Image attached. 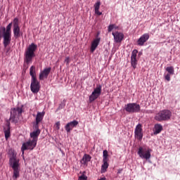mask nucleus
<instances>
[{"mask_svg":"<svg viewBox=\"0 0 180 180\" xmlns=\"http://www.w3.org/2000/svg\"><path fill=\"white\" fill-rule=\"evenodd\" d=\"M102 94V86L101 84H97L96 87L94 89L93 92L89 96V102L92 103L96 101Z\"/></svg>","mask_w":180,"mask_h":180,"instance_id":"nucleus-6","label":"nucleus"},{"mask_svg":"<svg viewBox=\"0 0 180 180\" xmlns=\"http://www.w3.org/2000/svg\"><path fill=\"white\" fill-rule=\"evenodd\" d=\"M171 75H172L169 73H167V75H165V79H166V81H168V82L171 81Z\"/></svg>","mask_w":180,"mask_h":180,"instance_id":"nucleus-32","label":"nucleus"},{"mask_svg":"<svg viewBox=\"0 0 180 180\" xmlns=\"http://www.w3.org/2000/svg\"><path fill=\"white\" fill-rule=\"evenodd\" d=\"M103 164L101 166V174H104L109 168V163H108V160H103Z\"/></svg>","mask_w":180,"mask_h":180,"instance_id":"nucleus-26","label":"nucleus"},{"mask_svg":"<svg viewBox=\"0 0 180 180\" xmlns=\"http://www.w3.org/2000/svg\"><path fill=\"white\" fill-rule=\"evenodd\" d=\"M46 112L44 111L37 112L35 118L34 129H37L39 127V124L43 121Z\"/></svg>","mask_w":180,"mask_h":180,"instance_id":"nucleus-11","label":"nucleus"},{"mask_svg":"<svg viewBox=\"0 0 180 180\" xmlns=\"http://www.w3.org/2000/svg\"><path fill=\"white\" fill-rule=\"evenodd\" d=\"M30 89L32 94H37L40 91V82L37 79H31Z\"/></svg>","mask_w":180,"mask_h":180,"instance_id":"nucleus-10","label":"nucleus"},{"mask_svg":"<svg viewBox=\"0 0 180 180\" xmlns=\"http://www.w3.org/2000/svg\"><path fill=\"white\" fill-rule=\"evenodd\" d=\"M139 51L137 49H134L132 51L131 56V67L135 70L137 68V53Z\"/></svg>","mask_w":180,"mask_h":180,"instance_id":"nucleus-12","label":"nucleus"},{"mask_svg":"<svg viewBox=\"0 0 180 180\" xmlns=\"http://www.w3.org/2000/svg\"><path fill=\"white\" fill-rule=\"evenodd\" d=\"M60 109H63V105H60Z\"/></svg>","mask_w":180,"mask_h":180,"instance_id":"nucleus-40","label":"nucleus"},{"mask_svg":"<svg viewBox=\"0 0 180 180\" xmlns=\"http://www.w3.org/2000/svg\"><path fill=\"white\" fill-rule=\"evenodd\" d=\"M135 137L138 140H143V133L142 132H135Z\"/></svg>","mask_w":180,"mask_h":180,"instance_id":"nucleus-28","label":"nucleus"},{"mask_svg":"<svg viewBox=\"0 0 180 180\" xmlns=\"http://www.w3.org/2000/svg\"><path fill=\"white\" fill-rule=\"evenodd\" d=\"M114 41L115 43H122L123 41V39H124V34L120 32H115L112 33Z\"/></svg>","mask_w":180,"mask_h":180,"instance_id":"nucleus-13","label":"nucleus"},{"mask_svg":"<svg viewBox=\"0 0 180 180\" xmlns=\"http://www.w3.org/2000/svg\"><path fill=\"white\" fill-rule=\"evenodd\" d=\"M113 29H115V24H111L108 27V32L110 33V32H112Z\"/></svg>","mask_w":180,"mask_h":180,"instance_id":"nucleus-31","label":"nucleus"},{"mask_svg":"<svg viewBox=\"0 0 180 180\" xmlns=\"http://www.w3.org/2000/svg\"><path fill=\"white\" fill-rule=\"evenodd\" d=\"M65 63H66V65H70V57L65 58Z\"/></svg>","mask_w":180,"mask_h":180,"instance_id":"nucleus-34","label":"nucleus"},{"mask_svg":"<svg viewBox=\"0 0 180 180\" xmlns=\"http://www.w3.org/2000/svg\"><path fill=\"white\" fill-rule=\"evenodd\" d=\"M143 131V129H141V124H139L135 129V133H141Z\"/></svg>","mask_w":180,"mask_h":180,"instance_id":"nucleus-29","label":"nucleus"},{"mask_svg":"<svg viewBox=\"0 0 180 180\" xmlns=\"http://www.w3.org/2000/svg\"><path fill=\"white\" fill-rule=\"evenodd\" d=\"M109 156V155L108 154V150H105L103 152V160H105V161H108V157Z\"/></svg>","mask_w":180,"mask_h":180,"instance_id":"nucleus-30","label":"nucleus"},{"mask_svg":"<svg viewBox=\"0 0 180 180\" xmlns=\"http://www.w3.org/2000/svg\"><path fill=\"white\" fill-rule=\"evenodd\" d=\"M114 29H119V27H117V26H116V25H115Z\"/></svg>","mask_w":180,"mask_h":180,"instance_id":"nucleus-39","label":"nucleus"},{"mask_svg":"<svg viewBox=\"0 0 180 180\" xmlns=\"http://www.w3.org/2000/svg\"><path fill=\"white\" fill-rule=\"evenodd\" d=\"M171 116H172V112L169 110H163L156 114L155 120L158 122H166L171 119Z\"/></svg>","mask_w":180,"mask_h":180,"instance_id":"nucleus-3","label":"nucleus"},{"mask_svg":"<svg viewBox=\"0 0 180 180\" xmlns=\"http://www.w3.org/2000/svg\"><path fill=\"white\" fill-rule=\"evenodd\" d=\"M137 154L142 159L150 160V158H151V149H146L140 146Z\"/></svg>","mask_w":180,"mask_h":180,"instance_id":"nucleus-8","label":"nucleus"},{"mask_svg":"<svg viewBox=\"0 0 180 180\" xmlns=\"http://www.w3.org/2000/svg\"><path fill=\"white\" fill-rule=\"evenodd\" d=\"M91 160H92V157L90 155L84 154L83 155V158L80 160V162L81 164H82V165H87L88 163L91 161Z\"/></svg>","mask_w":180,"mask_h":180,"instance_id":"nucleus-19","label":"nucleus"},{"mask_svg":"<svg viewBox=\"0 0 180 180\" xmlns=\"http://www.w3.org/2000/svg\"><path fill=\"white\" fill-rule=\"evenodd\" d=\"M50 72H51V68H46L43 71H41L39 74L40 81H43L44 78H48Z\"/></svg>","mask_w":180,"mask_h":180,"instance_id":"nucleus-16","label":"nucleus"},{"mask_svg":"<svg viewBox=\"0 0 180 180\" xmlns=\"http://www.w3.org/2000/svg\"><path fill=\"white\" fill-rule=\"evenodd\" d=\"M154 129H155L154 134H160V133L162 131V125H161V124H155Z\"/></svg>","mask_w":180,"mask_h":180,"instance_id":"nucleus-25","label":"nucleus"},{"mask_svg":"<svg viewBox=\"0 0 180 180\" xmlns=\"http://www.w3.org/2000/svg\"><path fill=\"white\" fill-rule=\"evenodd\" d=\"M13 32L15 39H19L20 35L22 34V32H20V27H19V19L18 18H14L13 20Z\"/></svg>","mask_w":180,"mask_h":180,"instance_id":"nucleus-9","label":"nucleus"},{"mask_svg":"<svg viewBox=\"0 0 180 180\" xmlns=\"http://www.w3.org/2000/svg\"><path fill=\"white\" fill-rule=\"evenodd\" d=\"M122 172H123V169H119L117 171V174H122Z\"/></svg>","mask_w":180,"mask_h":180,"instance_id":"nucleus-36","label":"nucleus"},{"mask_svg":"<svg viewBox=\"0 0 180 180\" xmlns=\"http://www.w3.org/2000/svg\"><path fill=\"white\" fill-rule=\"evenodd\" d=\"M60 122H58L56 123V127L57 130H60Z\"/></svg>","mask_w":180,"mask_h":180,"instance_id":"nucleus-35","label":"nucleus"},{"mask_svg":"<svg viewBox=\"0 0 180 180\" xmlns=\"http://www.w3.org/2000/svg\"><path fill=\"white\" fill-rule=\"evenodd\" d=\"M37 50V45L31 44L26 49L24 54V61L26 64H30L34 57V51Z\"/></svg>","mask_w":180,"mask_h":180,"instance_id":"nucleus-2","label":"nucleus"},{"mask_svg":"<svg viewBox=\"0 0 180 180\" xmlns=\"http://www.w3.org/2000/svg\"><path fill=\"white\" fill-rule=\"evenodd\" d=\"M9 164L13 169V179L16 180L20 176V167L19 165V159L16 158V155H13L9 159Z\"/></svg>","mask_w":180,"mask_h":180,"instance_id":"nucleus-1","label":"nucleus"},{"mask_svg":"<svg viewBox=\"0 0 180 180\" xmlns=\"http://www.w3.org/2000/svg\"><path fill=\"white\" fill-rule=\"evenodd\" d=\"M22 108H11V117L9 120H11V123H16L18 122V119L22 116Z\"/></svg>","mask_w":180,"mask_h":180,"instance_id":"nucleus-4","label":"nucleus"},{"mask_svg":"<svg viewBox=\"0 0 180 180\" xmlns=\"http://www.w3.org/2000/svg\"><path fill=\"white\" fill-rule=\"evenodd\" d=\"M30 75L31 76V79H37L36 76V66H31L30 68Z\"/></svg>","mask_w":180,"mask_h":180,"instance_id":"nucleus-22","label":"nucleus"},{"mask_svg":"<svg viewBox=\"0 0 180 180\" xmlns=\"http://www.w3.org/2000/svg\"><path fill=\"white\" fill-rule=\"evenodd\" d=\"M98 180H106V177H102V178H101V179H98Z\"/></svg>","mask_w":180,"mask_h":180,"instance_id":"nucleus-38","label":"nucleus"},{"mask_svg":"<svg viewBox=\"0 0 180 180\" xmlns=\"http://www.w3.org/2000/svg\"><path fill=\"white\" fill-rule=\"evenodd\" d=\"M41 131L39 129V127L35 128V131L30 133V137L32 139V141H36L37 143V140L39 139V136H40Z\"/></svg>","mask_w":180,"mask_h":180,"instance_id":"nucleus-18","label":"nucleus"},{"mask_svg":"<svg viewBox=\"0 0 180 180\" xmlns=\"http://www.w3.org/2000/svg\"><path fill=\"white\" fill-rule=\"evenodd\" d=\"M150 39L148 33L143 34L137 41L138 46H144V43Z\"/></svg>","mask_w":180,"mask_h":180,"instance_id":"nucleus-17","label":"nucleus"},{"mask_svg":"<svg viewBox=\"0 0 180 180\" xmlns=\"http://www.w3.org/2000/svg\"><path fill=\"white\" fill-rule=\"evenodd\" d=\"M77 124H79V122L77 120H73L68 122L65 126V130H66L67 133H71V130H72L75 127H77Z\"/></svg>","mask_w":180,"mask_h":180,"instance_id":"nucleus-14","label":"nucleus"},{"mask_svg":"<svg viewBox=\"0 0 180 180\" xmlns=\"http://www.w3.org/2000/svg\"><path fill=\"white\" fill-rule=\"evenodd\" d=\"M12 22H10L7 26L6 28L4 27L2 28L3 33L6 34H12Z\"/></svg>","mask_w":180,"mask_h":180,"instance_id":"nucleus-21","label":"nucleus"},{"mask_svg":"<svg viewBox=\"0 0 180 180\" xmlns=\"http://www.w3.org/2000/svg\"><path fill=\"white\" fill-rule=\"evenodd\" d=\"M99 43H101L100 38H96L91 42V53H94V51L96 50V48L98 47V46H99Z\"/></svg>","mask_w":180,"mask_h":180,"instance_id":"nucleus-20","label":"nucleus"},{"mask_svg":"<svg viewBox=\"0 0 180 180\" xmlns=\"http://www.w3.org/2000/svg\"><path fill=\"white\" fill-rule=\"evenodd\" d=\"M100 8H101V1H97L94 4V11H95L96 15H98V16H101V15H102V12L99 11Z\"/></svg>","mask_w":180,"mask_h":180,"instance_id":"nucleus-24","label":"nucleus"},{"mask_svg":"<svg viewBox=\"0 0 180 180\" xmlns=\"http://www.w3.org/2000/svg\"><path fill=\"white\" fill-rule=\"evenodd\" d=\"M36 146H37V142L33 140H29L28 141L22 143L21 147L22 154H25V151H26V150H34V148H36Z\"/></svg>","mask_w":180,"mask_h":180,"instance_id":"nucleus-7","label":"nucleus"},{"mask_svg":"<svg viewBox=\"0 0 180 180\" xmlns=\"http://www.w3.org/2000/svg\"><path fill=\"white\" fill-rule=\"evenodd\" d=\"M2 39V31L0 30V40Z\"/></svg>","mask_w":180,"mask_h":180,"instance_id":"nucleus-37","label":"nucleus"},{"mask_svg":"<svg viewBox=\"0 0 180 180\" xmlns=\"http://www.w3.org/2000/svg\"><path fill=\"white\" fill-rule=\"evenodd\" d=\"M3 44L5 48L8 47L11 44V41L12 40V34H4L3 33Z\"/></svg>","mask_w":180,"mask_h":180,"instance_id":"nucleus-15","label":"nucleus"},{"mask_svg":"<svg viewBox=\"0 0 180 180\" xmlns=\"http://www.w3.org/2000/svg\"><path fill=\"white\" fill-rule=\"evenodd\" d=\"M4 136L6 141L11 137V125L8 123L7 128L4 129Z\"/></svg>","mask_w":180,"mask_h":180,"instance_id":"nucleus-23","label":"nucleus"},{"mask_svg":"<svg viewBox=\"0 0 180 180\" xmlns=\"http://www.w3.org/2000/svg\"><path fill=\"white\" fill-rule=\"evenodd\" d=\"M124 109L128 113H139L141 110L140 104L129 103L124 105Z\"/></svg>","mask_w":180,"mask_h":180,"instance_id":"nucleus-5","label":"nucleus"},{"mask_svg":"<svg viewBox=\"0 0 180 180\" xmlns=\"http://www.w3.org/2000/svg\"><path fill=\"white\" fill-rule=\"evenodd\" d=\"M166 71L168 72V74H170L171 75H174V74L175 73V70L172 66L166 68Z\"/></svg>","mask_w":180,"mask_h":180,"instance_id":"nucleus-27","label":"nucleus"},{"mask_svg":"<svg viewBox=\"0 0 180 180\" xmlns=\"http://www.w3.org/2000/svg\"><path fill=\"white\" fill-rule=\"evenodd\" d=\"M87 179H88V177L84 174H82L80 176H79V180H87Z\"/></svg>","mask_w":180,"mask_h":180,"instance_id":"nucleus-33","label":"nucleus"}]
</instances>
